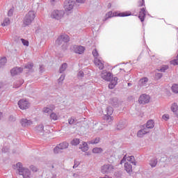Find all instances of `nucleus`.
Listing matches in <instances>:
<instances>
[{
    "label": "nucleus",
    "mask_w": 178,
    "mask_h": 178,
    "mask_svg": "<svg viewBox=\"0 0 178 178\" xmlns=\"http://www.w3.org/2000/svg\"><path fill=\"white\" fill-rule=\"evenodd\" d=\"M20 124L22 127H29V126H31L33 124V121H31V120H27L26 118H22L20 120Z\"/></svg>",
    "instance_id": "14"
},
{
    "label": "nucleus",
    "mask_w": 178,
    "mask_h": 178,
    "mask_svg": "<svg viewBox=\"0 0 178 178\" xmlns=\"http://www.w3.org/2000/svg\"><path fill=\"white\" fill-rule=\"evenodd\" d=\"M118 16H120V17H126L127 16H131V13L130 12L121 13H119Z\"/></svg>",
    "instance_id": "32"
},
{
    "label": "nucleus",
    "mask_w": 178,
    "mask_h": 178,
    "mask_svg": "<svg viewBox=\"0 0 178 178\" xmlns=\"http://www.w3.org/2000/svg\"><path fill=\"white\" fill-rule=\"evenodd\" d=\"M132 84L131 83H128V87H131Z\"/></svg>",
    "instance_id": "56"
},
{
    "label": "nucleus",
    "mask_w": 178,
    "mask_h": 178,
    "mask_svg": "<svg viewBox=\"0 0 178 178\" xmlns=\"http://www.w3.org/2000/svg\"><path fill=\"white\" fill-rule=\"evenodd\" d=\"M40 72H42V67L40 66Z\"/></svg>",
    "instance_id": "59"
},
{
    "label": "nucleus",
    "mask_w": 178,
    "mask_h": 178,
    "mask_svg": "<svg viewBox=\"0 0 178 178\" xmlns=\"http://www.w3.org/2000/svg\"><path fill=\"white\" fill-rule=\"evenodd\" d=\"M106 114L104 115V119L107 123H111L113 120V117L111 116L113 113V108L112 106H108L106 109Z\"/></svg>",
    "instance_id": "6"
},
{
    "label": "nucleus",
    "mask_w": 178,
    "mask_h": 178,
    "mask_svg": "<svg viewBox=\"0 0 178 178\" xmlns=\"http://www.w3.org/2000/svg\"><path fill=\"white\" fill-rule=\"evenodd\" d=\"M154 120H149L146 123V129L148 130V129H154Z\"/></svg>",
    "instance_id": "24"
},
{
    "label": "nucleus",
    "mask_w": 178,
    "mask_h": 178,
    "mask_svg": "<svg viewBox=\"0 0 178 178\" xmlns=\"http://www.w3.org/2000/svg\"><path fill=\"white\" fill-rule=\"evenodd\" d=\"M64 13L63 10H54L50 13V17L56 20H60L63 17Z\"/></svg>",
    "instance_id": "7"
},
{
    "label": "nucleus",
    "mask_w": 178,
    "mask_h": 178,
    "mask_svg": "<svg viewBox=\"0 0 178 178\" xmlns=\"http://www.w3.org/2000/svg\"><path fill=\"white\" fill-rule=\"evenodd\" d=\"M23 83H24V81H23L22 79L19 81H17L16 82L14 83L15 88H19V87H20V86H22Z\"/></svg>",
    "instance_id": "30"
},
{
    "label": "nucleus",
    "mask_w": 178,
    "mask_h": 178,
    "mask_svg": "<svg viewBox=\"0 0 178 178\" xmlns=\"http://www.w3.org/2000/svg\"><path fill=\"white\" fill-rule=\"evenodd\" d=\"M126 127V122H120L117 125V130H123Z\"/></svg>",
    "instance_id": "27"
},
{
    "label": "nucleus",
    "mask_w": 178,
    "mask_h": 178,
    "mask_svg": "<svg viewBox=\"0 0 178 178\" xmlns=\"http://www.w3.org/2000/svg\"><path fill=\"white\" fill-rule=\"evenodd\" d=\"M74 122H76V120L73 117L68 120L69 124H74Z\"/></svg>",
    "instance_id": "43"
},
{
    "label": "nucleus",
    "mask_w": 178,
    "mask_h": 178,
    "mask_svg": "<svg viewBox=\"0 0 178 178\" xmlns=\"http://www.w3.org/2000/svg\"><path fill=\"white\" fill-rule=\"evenodd\" d=\"M65 80V74H62L60 78L58 79V83H60L62 81Z\"/></svg>",
    "instance_id": "49"
},
{
    "label": "nucleus",
    "mask_w": 178,
    "mask_h": 178,
    "mask_svg": "<svg viewBox=\"0 0 178 178\" xmlns=\"http://www.w3.org/2000/svg\"><path fill=\"white\" fill-rule=\"evenodd\" d=\"M79 149H81L83 152L88 151V144H87L86 142H83L82 144L79 145Z\"/></svg>",
    "instance_id": "21"
},
{
    "label": "nucleus",
    "mask_w": 178,
    "mask_h": 178,
    "mask_svg": "<svg viewBox=\"0 0 178 178\" xmlns=\"http://www.w3.org/2000/svg\"><path fill=\"white\" fill-rule=\"evenodd\" d=\"M17 105L19 108H21L22 111H24L25 109H29L30 108V102L26 99H20Z\"/></svg>",
    "instance_id": "10"
},
{
    "label": "nucleus",
    "mask_w": 178,
    "mask_h": 178,
    "mask_svg": "<svg viewBox=\"0 0 178 178\" xmlns=\"http://www.w3.org/2000/svg\"><path fill=\"white\" fill-rule=\"evenodd\" d=\"M0 88H1V85H0Z\"/></svg>",
    "instance_id": "60"
},
{
    "label": "nucleus",
    "mask_w": 178,
    "mask_h": 178,
    "mask_svg": "<svg viewBox=\"0 0 178 178\" xmlns=\"http://www.w3.org/2000/svg\"><path fill=\"white\" fill-rule=\"evenodd\" d=\"M76 1L74 0H65L64 2V9L66 12H70L74 7Z\"/></svg>",
    "instance_id": "9"
},
{
    "label": "nucleus",
    "mask_w": 178,
    "mask_h": 178,
    "mask_svg": "<svg viewBox=\"0 0 178 178\" xmlns=\"http://www.w3.org/2000/svg\"><path fill=\"white\" fill-rule=\"evenodd\" d=\"M17 172L19 176H22L23 178H31V171L28 168L23 167V164L20 162L16 164Z\"/></svg>",
    "instance_id": "2"
},
{
    "label": "nucleus",
    "mask_w": 178,
    "mask_h": 178,
    "mask_svg": "<svg viewBox=\"0 0 178 178\" xmlns=\"http://www.w3.org/2000/svg\"><path fill=\"white\" fill-rule=\"evenodd\" d=\"M78 3H84L86 0H76Z\"/></svg>",
    "instance_id": "52"
},
{
    "label": "nucleus",
    "mask_w": 178,
    "mask_h": 178,
    "mask_svg": "<svg viewBox=\"0 0 178 178\" xmlns=\"http://www.w3.org/2000/svg\"><path fill=\"white\" fill-rule=\"evenodd\" d=\"M21 41L25 47H29V42L26 40L21 39Z\"/></svg>",
    "instance_id": "45"
},
{
    "label": "nucleus",
    "mask_w": 178,
    "mask_h": 178,
    "mask_svg": "<svg viewBox=\"0 0 178 178\" xmlns=\"http://www.w3.org/2000/svg\"><path fill=\"white\" fill-rule=\"evenodd\" d=\"M147 83H148V78L144 77L139 80L138 86H140V87H147Z\"/></svg>",
    "instance_id": "19"
},
{
    "label": "nucleus",
    "mask_w": 178,
    "mask_h": 178,
    "mask_svg": "<svg viewBox=\"0 0 178 178\" xmlns=\"http://www.w3.org/2000/svg\"><path fill=\"white\" fill-rule=\"evenodd\" d=\"M2 119V113L0 112V120Z\"/></svg>",
    "instance_id": "58"
},
{
    "label": "nucleus",
    "mask_w": 178,
    "mask_h": 178,
    "mask_svg": "<svg viewBox=\"0 0 178 178\" xmlns=\"http://www.w3.org/2000/svg\"><path fill=\"white\" fill-rule=\"evenodd\" d=\"M172 112L174 113H178V105L177 103H172L170 106Z\"/></svg>",
    "instance_id": "22"
},
{
    "label": "nucleus",
    "mask_w": 178,
    "mask_h": 178,
    "mask_svg": "<svg viewBox=\"0 0 178 178\" xmlns=\"http://www.w3.org/2000/svg\"><path fill=\"white\" fill-rule=\"evenodd\" d=\"M55 1H56V0H50V1H51V3H55Z\"/></svg>",
    "instance_id": "57"
},
{
    "label": "nucleus",
    "mask_w": 178,
    "mask_h": 178,
    "mask_svg": "<svg viewBox=\"0 0 178 178\" xmlns=\"http://www.w3.org/2000/svg\"><path fill=\"white\" fill-rule=\"evenodd\" d=\"M8 151H9V149H6L5 147L2 149V152H8Z\"/></svg>",
    "instance_id": "53"
},
{
    "label": "nucleus",
    "mask_w": 178,
    "mask_h": 178,
    "mask_svg": "<svg viewBox=\"0 0 178 178\" xmlns=\"http://www.w3.org/2000/svg\"><path fill=\"white\" fill-rule=\"evenodd\" d=\"M78 77H84V72L83 71H79L78 73Z\"/></svg>",
    "instance_id": "50"
},
{
    "label": "nucleus",
    "mask_w": 178,
    "mask_h": 178,
    "mask_svg": "<svg viewBox=\"0 0 178 178\" xmlns=\"http://www.w3.org/2000/svg\"><path fill=\"white\" fill-rule=\"evenodd\" d=\"M58 118L59 117L58 116V115L56 113H51L50 114V119L51 120H58Z\"/></svg>",
    "instance_id": "36"
},
{
    "label": "nucleus",
    "mask_w": 178,
    "mask_h": 178,
    "mask_svg": "<svg viewBox=\"0 0 178 178\" xmlns=\"http://www.w3.org/2000/svg\"><path fill=\"white\" fill-rule=\"evenodd\" d=\"M8 16H9V17H11V16H13V8H11L8 10Z\"/></svg>",
    "instance_id": "48"
},
{
    "label": "nucleus",
    "mask_w": 178,
    "mask_h": 178,
    "mask_svg": "<svg viewBox=\"0 0 178 178\" xmlns=\"http://www.w3.org/2000/svg\"><path fill=\"white\" fill-rule=\"evenodd\" d=\"M72 51H74L75 54H79V55H81V54H84L86 48L83 46L74 45L72 47Z\"/></svg>",
    "instance_id": "12"
},
{
    "label": "nucleus",
    "mask_w": 178,
    "mask_h": 178,
    "mask_svg": "<svg viewBox=\"0 0 178 178\" xmlns=\"http://www.w3.org/2000/svg\"><path fill=\"white\" fill-rule=\"evenodd\" d=\"M10 24V19H9L8 17H6L3 21V23L1 24V26L3 27H6V26H9Z\"/></svg>",
    "instance_id": "28"
},
{
    "label": "nucleus",
    "mask_w": 178,
    "mask_h": 178,
    "mask_svg": "<svg viewBox=\"0 0 178 178\" xmlns=\"http://www.w3.org/2000/svg\"><path fill=\"white\" fill-rule=\"evenodd\" d=\"M35 19V13L34 11H29L28 13L24 17V26H30L31 23Z\"/></svg>",
    "instance_id": "4"
},
{
    "label": "nucleus",
    "mask_w": 178,
    "mask_h": 178,
    "mask_svg": "<svg viewBox=\"0 0 178 178\" xmlns=\"http://www.w3.org/2000/svg\"><path fill=\"white\" fill-rule=\"evenodd\" d=\"M147 15V12L145 11V8H142L139 11L138 18L140 19V22H144L145 20V16Z\"/></svg>",
    "instance_id": "16"
},
{
    "label": "nucleus",
    "mask_w": 178,
    "mask_h": 178,
    "mask_svg": "<svg viewBox=\"0 0 178 178\" xmlns=\"http://www.w3.org/2000/svg\"><path fill=\"white\" fill-rule=\"evenodd\" d=\"M54 109H55V106L51 105L50 107L44 108L43 112H44V113H51Z\"/></svg>",
    "instance_id": "23"
},
{
    "label": "nucleus",
    "mask_w": 178,
    "mask_h": 178,
    "mask_svg": "<svg viewBox=\"0 0 178 178\" xmlns=\"http://www.w3.org/2000/svg\"><path fill=\"white\" fill-rule=\"evenodd\" d=\"M60 149L59 146L57 145L56 147H54V154H60Z\"/></svg>",
    "instance_id": "40"
},
{
    "label": "nucleus",
    "mask_w": 178,
    "mask_h": 178,
    "mask_svg": "<svg viewBox=\"0 0 178 178\" xmlns=\"http://www.w3.org/2000/svg\"><path fill=\"white\" fill-rule=\"evenodd\" d=\"M147 133H149V131H148L147 128H144L138 131L137 136L140 138H143V137H144V136H145V134Z\"/></svg>",
    "instance_id": "18"
},
{
    "label": "nucleus",
    "mask_w": 178,
    "mask_h": 178,
    "mask_svg": "<svg viewBox=\"0 0 178 178\" xmlns=\"http://www.w3.org/2000/svg\"><path fill=\"white\" fill-rule=\"evenodd\" d=\"M70 41V38H69V35H60L56 39L55 44L57 47H59V45H62V49L63 51H66L67 49V42Z\"/></svg>",
    "instance_id": "3"
},
{
    "label": "nucleus",
    "mask_w": 178,
    "mask_h": 178,
    "mask_svg": "<svg viewBox=\"0 0 178 178\" xmlns=\"http://www.w3.org/2000/svg\"><path fill=\"white\" fill-rule=\"evenodd\" d=\"M115 101V103L113 104V105L116 106V104H118V99H114Z\"/></svg>",
    "instance_id": "54"
},
{
    "label": "nucleus",
    "mask_w": 178,
    "mask_h": 178,
    "mask_svg": "<svg viewBox=\"0 0 178 178\" xmlns=\"http://www.w3.org/2000/svg\"><path fill=\"white\" fill-rule=\"evenodd\" d=\"M162 119H163V120L168 121V120L170 119L169 114L163 115Z\"/></svg>",
    "instance_id": "46"
},
{
    "label": "nucleus",
    "mask_w": 178,
    "mask_h": 178,
    "mask_svg": "<svg viewBox=\"0 0 178 178\" xmlns=\"http://www.w3.org/2000/svg\"><path fill=\"white\" fill-rule=\"evenodd\" d=\"M124 170H126L128 173H131L133 172V166L131 165V163L129 162L124 163Z\"/></svg>",
    "instance_id": "20"
},
{
    "label": "nucleus",
    "mask_w": 178,
    "mask_h": 178,
    "mask_svg": "<svg viewBox=\"0 0 178 178\" xmlns=\"http://www.w3.org/2000/svg\"><path fill=\"white\" fill-rule=\"evenodd\" d=\"M115 171V166L112 164H104L101 168V172L103 175H109V173H113Z\"/></svg>",
    "instance_id": "5"
},
{
    "label": "nucleus",
    "mask_w": 178,
    "mask_h": 178,
    "mask_svg": "<svg viewBox=\"0 0 178 178\" xmlns=\"http://www.w3.org/2000/svg\"><path fill=\"white\" fill-rule=\"evenodd\" d=\"M79 163H77L76 161H74V165H73V169H76L77 166H79Z\"/></svg>",
    "instance_id": "51"
},
{
    "label": "nucleus",
    "mask_w": 178,
    "mask_h": 178,
    "mask_svg": "<svg viewBox=\"0 0 178 178\" xmlns=\"http://www.w3.org/2000/svg\"><path fill=\"white\" fill-rule=\"evenodd\" d=\"M138 102L142 104H148V102H149V95L145 94L140 95L138 99Z\"/></svg>",
    "instance_id": "13"
},
{
    "label": "nucleus",
    "mask_w": 178,
    "mask_h": 178,
    "mask_svg": "<svg viewBox=\"0 0 178 178\" xmlns=\"http://www.w3.org/2000/svg\"><path fill=\"white\" fill-rule=\"evenodd\" d=\"M66 69H67V63H64L60 67V73H63V72H65V70H66Z\"/></svg>",
    "instance_id": "31"
},
{
    "label": "nucleus",
    "mask_w": 178,
    "mask_h": 178,
    "mask_svg": "<svg viewBox=\"0 0 178 178\" xmlns=\"http://www.w3.org/2000/svg\"><path fill=\"white\" fill-rule=\"evenodd\" d=\"M6 62H8L6 57H2L0 58V67H3V66L6 65Z\"/></svg>",
    "instance_id": "29"
},
{
    "label": "nucleus",
    "mask_w": 178,
    "mask_h": 178,
    "mask_svg": "<svg viewBox=\"0 0 178 178\" xmlns=\"http://www.w3.org/2000/svg\"><path fill=\"white\" fill-rule=\"evenodd\" d=\"M100 140L101 139L99 138H96L95 139H92V140L88 141V144H92V145L98 144V143H99Z\"/></svg>",
    "instance_id": "33"
},
{
    "label": "nucleus",
    "mask_w": 178,
    "mask_h": 178,
    "mask_svg": "<svg viewBox=\"0 0 178 178\" xmlns=\"http://www.w3.org/2000/svg\"><path fill=\"white\" fill-rule=\"evenodd\" d=\"M162 73H159V72H157L155 74V78L157 79V80H159V79H162Z\"/></svg>",
    "instance_id": "42"
},
{
    "label": "nucleus",
    "mask_w": 178,
    "mask_h": 178,
    "mask_svg": "<svg viewBox=\"0 0 178 178\" xmlns=\"http://www.w3.org/2000/svg\"><path fill=\"white\" fill-rule=\"evenodd\" d=\"M94 63L95 66H97L99 69V70H102L104 67V61L99 60L98 58H95Z\"/></svg>",
    "instance_id": "15"
},
{
    "label": "nucleus",
    "mask_w": 178,
    "mask_h": 178,
    "mask_svg": "<svg viewBox=\"0 0 178 178\" xmlns=\"http://www.w3.org/2000/svg\"><path fill=\"white\" fill-rule=\"evenodd\" d=\"M101 77L106 81H111L108 85V88H110V90H113L114 87H116V85L118 84V77L115 76L112 79V73L106 72V71L103 70L101 73Z\"/></svg>",
    "instance_id": "1"
},
{
    "label": "nucleus",
    "mask_w": 178,
    "mask_h": 178,
    "mask_svg": "<svg viewBox=\"0 0 178 178\" xmlns=\"http://www.w3.org/2000/svg\"><path fill=\"white\" fill-rule=\"evenodd\" d=\"M157 163H158V159H156V158H152L149 161V165H150L151 168H155V166H156Z\"/></svg>",
    "instance_id": "26"
},
{
    "label": "nucleus",
    "mask_w": 178,
    "mask_h": 178,
    "mask_svg": "<svg viewBox=\"0 0 178 178\" xmlns=\"http://www.w3.org/2000/svg\"><path fill=\"white\" fill-rule=\"evenodd\" d=\"M145 5V0L139 1L138 3V6H139V7L144 6Z\"/></svg>",
    "instance_id": "44"
},
{
    "label": "nucleus",
    "mask_w": 178,
    "mask_h": 178,
    "mask_svg": "<svg viewBox=\"0 0 178 178\" xmlns=\"http://www.w3.org/2000/svg\"><path fill=\"white\" fill-rule=\"evenodd\" d=\"M168 69H169L168 65H163L160 70L157 69V72H161L162 73H165V72H166Z\"/></svg>",
    "instance_id": "35"
},
{
    "label": "nucleus",
    "mask_w": 178,
    "mask_h": 178,
    "mask_svg": "<svg viewBox=\"0 0 178 178\" xmlns=\"http://www.w3.org/2000/svg\"><path fill=\"white\" fill-rule=\"evenodd\" d=\"M92 54V55H93V56H94L95 58H98V56H99V54H98V51H97V49H93Z\"/></svg>",
    "instance_id": "41"
},
{
    "label": "nucleus",
    "mask_w": 178,
    "mask_h": 178,
    "mask_svg": "<svg viewBox=\"0 0 178 178\" xmlns=\"http://www.w3.org/2000/svg\"><path fill=\"white\" fill-rule=\"evenodd\" d=\"M72 145H79L80 144V139L74 138L71 141Z\"/></svg>",
    "instance_id": "38"
},
{
    "label": "nucleus",
    "mask_w": 178,
    "mask_h": 178,
    "mask_svg": "<svg viewBox=\"0 0 178 178\" xmlns=\"http://www.w3.org/2000/svg\"><path fill=\"white\" fill-rule=\"evenodd\" d=\"M22 72H23V68L19 67H14L10 70V73L13 76H17V74H20Z\"/></svg>",
    "instance_id": "17"
},
{
    "label": "nucleus",
    "mask_w": 178,
    "mask_h": 178,
    "mask_svg": "<svg viewBox=\"0 0 178 178\" xmlns=\"http://www.w3.org/2000/svg\"><path fill=\"white\" fill-rule=\"evenodd\" d=\"M60 149H66L69 147V143L67 142H63L58 145Z\"/></svg>",
    "instance_id": "25"
},
{
    "label": "nucleus",
    "mask_w": 178,
    "mask_h": 178,
    "mask_svg": "<svg viewBox=\"0 0 178 178\" xmlns=\"http://www.w3.org/2000/svg\"><path fill=\"white\" fill-rule=\"evenodd\" d=\"M29 168L31 169V170H32V172H37L38 170V169H37V167L34 166V165H31L29 167Z\"/></svg>",
    "instance_id": "47"
},
{
    "label": "nucleus",
    "mask_w": 178,
    "mask_h": 178,
    "mask_svg": "<svg viewBox=\"0 0 178 178\" xmlns=\"http://www.w3.org/2000/svg\"><path fill=\"white\" fill-rule=\"evenodd\" d=\"M102 148L101 147H95L93 149H92V152L93 154H101V152H102Z\"/></svg>",
    "instance_id": "37"
},
{
    "label": "nucleus",
    "mask_w": 178,
    "mask_h": 178,
    "mask_svg": "<svg viewBox=\"0 0 178 178\" xmlns=\"http://www.w3.org/2000/svg\"><path fill=\"white\" fill-rule=\"evenodd\" d=\"M48 129H49V127L46 126L44 129L43 124H39L35 127L36 132L38 134H40V136H44V134H49V130H48Z\"/></svg>",
    "instance_id": "8"
},
{
    "label": "nucleus",
    "mask_w": 178,
    "mask_h": 178,
    "mask_svg": "<svg viewBox=\"0 0 178 178\" xmlns=\"http://www.w3.org/2000/svg\"><path fill=\"white\" fill-rule=\"evenodd\" d=\"M33 67H34V64H33L32 63H29L28 64H26L24 67V69H33Z\"/></svg>",
    "instance_id": "39"
},
{
    "label": "nucleus",
    "mask_w": 178,
    "mask_h": 178,
    "mask_svg": "<svg viewBox=\"0 0 178 178\" xmlns=\"http://www.w3.org/2000/svg\"><path fill=\"white\" fill-rule=\"evenodd\" d=\"M129 162V163H132V165H137V162H136V159L134 157V156H127V155H124L123 159L120 161V164L124 163V162Z\"/></svg>",
    "instance_id": "11"
},
{
    "label": "nucleus",
    "mask_w": 178,
    "mask_h": 178,
    "mask_svg": "<svg viewBox=\"0 0 178 178\" xmlns=\"http://www.w3.org/2000/svg\"><path fill=\"white\" fill-rule=\"evenodd\" d=\"M107 6H108V8L109 9V8H111L112 7V4L110 3L108 4Z\"/></svg>",
    "instance_id": "55"
},
{
    "label": "nucleus",
    "mask_w": 178,
    "mask_h": 178,
    "mask_svg": "<svg viewBox=\"0 0 178 178\" xmlns=\"http://www.w3.org/2000/svg\"><path fill=\"white\" fill-rule=\"evenodd\" d=\"M115 15L112 13V11H109L106 15V18L103 20L104 22H106V20H108V19H111V17H113Z\"/></svg>",
    "instance_id": "34"
}]
</instances>
